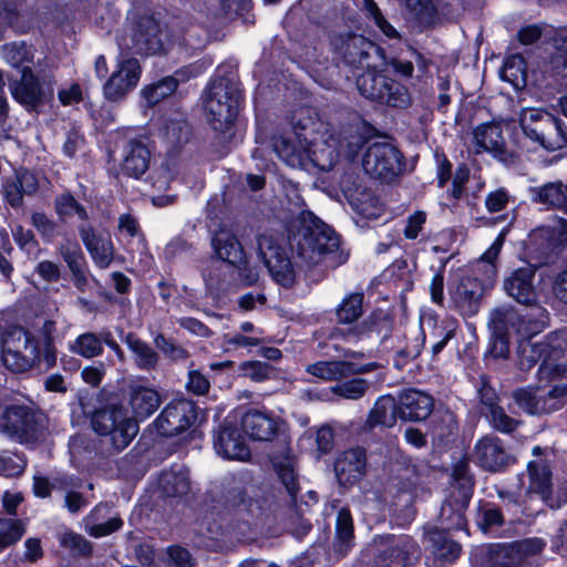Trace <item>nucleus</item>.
<instances>
[{"instance_id": "obj_1", "label": "nucleus", "mask_w": 567, "mask_h": 567, "mask_svg": "<svg viewBox=\"0 0 567 567\" xmlns=\"http://www.w3.org/2000/svg\"><path fill=\"white\" fill-rule=\"evenodd\" d=\"M315 125L316 127H309L299 123L291 135L276 142L275 151L288 166L306 171H330L341 155L348 161L357 156L361 146L360 136H352L344 147L340 137L330 132L326 124Z\"/></svg>"}, {"instance_id": "obj_2", "label": "nucleus", "mask_w": 567, "mask_h": 567, "mask_svg": "<svg viewBox=\"0 0 567 567\" xmlns=\"http://www.w3.org/2000/svg\"><path fill=\"white\" fill-rule=\"evenodd\" d=\"M128 405L133 417H128L122 408L109 406L96 411L92 417L94 431L110 439L115 451L124 450L136 436L138 426L135 420H144L152 415L161 405V396L156 390L144 385L130 388Z\"/></svg>"}, {"instance_id": "obj_3", "label": "nucleus", "mask_w": 567, "mask_h": 567, "mask_svg": "<svg viewBox=\"0 0 567 567\" xmlns=\"http://www.w3.org/2000/svg\"><path fill=\"white\" fill-rule=\"evenodd\" d=\"M507 233L508 227H504L492 245L473 264L471 274L463 277L451 290L453 302L464 315H475L483 293L494 286L497 277V259Z\"/></svg>"}, {"instance_id": "obj_4", "label": "nucleus", "mask_w": 567, "mask_h": 567, "mask_svg": "<svg viewBox=\"0 0 567 567\" xmlns=\"http://www.w3.org/2000/svg\"><path fill=\"white\" fill-rule=\"evenodd\" d=\"M240 101L238 84L229 78L214 80L203 94L207 120L215 131H227L235 121Z\"/></svg>"}, {"instance_id": "obj_5", "label": "nucleus", "mask_w": 567, "mask_h": 567, "mask_svg": "<svg viewBox=\"0 0 567 567\" xmlns=\"http://www.w3.org/2000/svg\"><path fill=\"white\" fill-rule=\"evenodd\" d=\"M519 125L526 137L547 151H557L567 146L566 124L542 109L522 110Z\"/></svg>"}, {"instance_id": "obj_6", "label": "nucleus", "mask_w": 567, "mask_h": 567, "mask_svg": "<svg viewBox=\"0 0 567 567\" xmlns=\"http://www.w3.org/2000/svg\"><path fill=\"white\" fill-rule=\"evenodd\" d=\"M212 245L219 260L212 261L205 270L206 286L212 290L221 289L227 282V276L245 261V252L237 237L226 229H220L212 239Z\"/></svg>"}, {"instance_id": "obj_7", "label": "nucleus", "mask_w": 567, "mask_h": 567, "mask_svg": "<svg viewBox=\"0 0 567 567\" xmlns=\"http://www.w3.org/2000/svg\"><path fill=\"white\" fill-rule=\"evenodd\" d=\"M339 244L338 235L328 225L312 219L293 235L291 246L299 257L311 265L319 262L323 255L336 251Z\"/></svg>"}, {"instance_id": "obj_8", "label": "nucleus", "mask_w": 567, "mask_h": 567, "mask_svg": "<svg viewBox=\"0 0 567 567\" xmlns=\"http://www.w3.org/2000/svg\"><path fill=\"white\" fill-rule=\"evenodd\" d=\"M2 362L12 372L30 369L39 358V348L31 336L21 327L6 330L0 338Z\"/></svg>"}, {"instance_id": "obj_9", "label": "nucleus", "mask_w": 567, "mask_h": 567, "mask_svg": "<svg viewBox=\"0 0 567 567\" xmlns=\"http://www.w3.org/2000/svg\"><path fill=\"white\" fill-rule=\"evenodd\" d=\"M360 93L367 99L393 107H405L410 103L408 90L399 82L375 70H367L358 80Z\"/></svg>"}, {"instance_id": "obj_10", "label": "nucleus", "mask_w": 567, "mask_h": 567, "mask_svg": "<svg viewBox=\"0 0 567 567\" xmlns=\"http://www.w3.org/2000/svg\"><path fill=\"white\" fill-rule=\"evenodd\" d=\"M132 42L133 48L140 53L166 54L175 48L182 50L186 39L163 31L154 18L144 17L133 30Z\"/></svg>"}, {"instance_id": "obj_11", "label": "nucleus", "mask_w": 567, "mask_h": 567, "mask_svg": "<svg viewBox=\"0 0 567 567\" xmlns=\"http://www.w3.org/2000/svg\"><path fill=\"white\" fill-rule=\"evenodd\" d=\"M537 316L540 318L535 323H526L525 320L511 307L495 309L491 312L489 328L493 334L498 339L501 353L504 352L507 344V337L511 333H518L522 337H530L538 333L546 326V310L537 309Z\"/></svg>"}, {"instance_id": "obj_12", "label": "nucleus", "mask_w": 567, "mask_h": 567, "mask_svg": "<svg viewBox=\"0 0 567 567\" xmlns=\"http://www.w3.org/2000/svg\"><path fill=\"white\" fill-rule=\"evenodd\" d=\"M258 255L272 279L282 287H290L295 281V270L278 237L264 233L257 239Z\"/></svg>"}, {"instance_id": "obj_13", "label": "nucleus", "mask_w": 567, "mask_h": 567, "mask_svg": "<svg viewBox=\"0 0 567 567\" xmlns=\"http://www.w3.org/2000/svg\"><path fill=\"white\" fill-rule=\"evenodd\" d=\"M544 547L542 538L494 545L488 550L486 567H520L528 558L542 553Z\"/></svg>"}, {"instance_id": "obj_14", "label": "nucleus", "mask_w": 567, "mask_h": 567, "mask_svg": "<svg viewBox=\"0 0 567 567\" xmlns=\"http://www.w3.org/2000/svg\"><path fill=\"white\" fill-rule=\"evenodd\" d=\"M363 353L350 351L344 360L318 361L307 367V372L324 381H334L362 374L375 370L379 365L375 362L360 363L359 359Z\"/></svg>"}, {"instance_id": "obj_15", "label": "nucleus", "mask_w": 567, "mask_h": 567, "mask_svg": "<svg viewBox=\"0 0 567 567\" xmlns=\"http://www.w3.org/2000/svg\"><path fill=\"white\" fill-rule=\"evenodd\" d=\"M362 167L370 176L391 177L401 172L402 156L398 148L389 143H374L367 148Z\"/></svg>"}, {"instance_id": "obj_16", "label": "nucleus", "mask_w": 567, "mask_h": 567, "mask_svg": "<svg viewBox=\"0 0 567 567\" xmlns=\"http://www.w3.org/2000/svg\"><path fill=\"white\" fill-rule=\"evenodd\" d=\"M141 73L142 70L137 59L120 60L116 69L103 85L104 97L111 102L124 100L136 87Z\"/></svg>"}, {"instance_id": "obj_17", "label": "nucleus", "mask_w": 567, "mask_h": 567, "mask_svg": "<svg viewBox=\"0 0 567 567\" xmlns=\"http://www.w3.org/2000/svg\"><path fill=\"white\" fill-rule=\"evenodd\" d=\"M196 420V410L192 401L177 400L167 404L154 421L156 431L163 436L177 435Z\"/></svg>"}, {"instance_id": "obj_18", "label": "nucleus", "mask_w": 567, "mask_h": 567, "mask_svg": "<svg viewBox=\"0 0 567 567\" xmlns=\"http://www.w3.org/2000/svg\"><path fill=\"white\" fill-rule=\"evenodd\" d=\"M374 544L381 547L375 567H405L409 557L417 550L415 543L406 536H380L374 538Z\"/></svg>"}, {"instance_id": "obj_19", "label": "nucleus", "mask_w": 567, "mask_h": 567, "mask_svg": "<svg viewBox=\"0 0 567 567\" xmlns=\"http://www.w3.org/2000/svg\"><path fill=\"white\" fill-rule=\"evenodd\" d=\"M285 426V422L270 412L249 410L241 417V429L254 441H271Z\"/></svg>"}, {"instance_id": "obj_20", "label": "nucleus", "mask_w": 567, "mask_h": 567, "mask_svg": "<svg viewBox=\"0 0 567 567\" xmlns=\"http://www.w3.org/2000/svg\"><path fill=\"white\" fill-rule=\"evenodd\" d=\"M0 430L23 442L32 440L38 432L34 415L22 406L2 409L0 404Z\"/></svg>"}, {"instance_id": "obj_21", "label": "nucleus", "mask_w": 567, "mask_h": 567, "mask_svg": "<svg viewBox=\"0 0 567 567\" xmlns=\"http://www.w3.org/2000/svg\"><path fill=\"white\" fill-rule=\"evenodd\" d=\"M214 449L218 455L228 460L246 461L250 451L238 430L224 423L214 439Z\"/></svg>"}, {"instance_id": "obj_22", "label": "nucleus", "mask_w": 567, "mask_h": 567, "mask_svg": "<svg viewBox=\"0 0 567 567\" xmlns=\"http://www.w3.org/2000/svg\"><path fill=\"white\" fill-rule=\"evenodd\" d=\"M433 398L422 391L408 390L399 400V417L404 421L419 422L427 419L433 411Z\"/></svg>"}, {"instance_id": "obj_23", "label": "nucleus", "mask_w": 567, "mask_h": 567, "mask_svg": "<svg viewBox=\"0 0 567 567\" xmlns=\"http://www.w3.org/2000/svg\"><path fill=\"white\" fill-rule=\"evenodd\" d=\"M341 189L354 212L367 219H375L382 213V206L378 198L361 186H350L349 181L341 182Z\"/></svg>"}, {"instance_id": "obj_24", "label": "nucleus", "mask_w": 567, "mask_h": 567, "mask_svg": "<svg viewBox=\"0 0 567 567\" xmlns=\"http://www.w3.org/2000/svg\"><path fill=\"white\" fill-rule=\"evenodd\" d=\"M365 465V454L360 447L341 453L334 462V472L343 486L352 485L361 478Z\"/></svg>"}, {"instance_id": "obj_25", "label": "nucleus", "mask_w": 567, "mask_h": 567, "mask_svg": "<svg viewBox=\"0 0 567 567\" xmlns=\"http://www.w3.org/2000/svg\"><path fill=\"white\" fill-rule=\"evenodd\" d=\"M535 271L525 267L515 270L504 281L506 293L517 302L524 305H534L537 301V291L533 284Z\"/></svg>"}, {"instance_id": "obj_26", "label": "nucleus", "mask_w": 567, "mask_h": 567, "mask_svg": "<svg viewBox=\"0 0 567 567\" xmlns=\"http://www.w3.org/2000/svg\"><path fill=\"white\" fill-rule=\"evenodd\" d=\"M151 150L142 140H131L123 150L122 172L131 177H141L148 168Z\"/></svg>"}, {"instance_id": "obj_27", "label": "nucleus", "mask_w": 567, "mask_h": 567, "mask_svg": "<svg viewBox=\"0 0 567 567\" xmlns=\"http://www.w3.org/2000/svg\"><path fill=\"white\" fill-rule=\"evenodd\" d=\"M80 234L94 262L101 268H106L114 256L110 234L106 231L96 233L90 227H81Z\"/></svg>"}, {"instance_id": "obj_28", "label": "nucleus", "mask_w": 567, "mask_h": 567, "mask_svg": "<svg viewBox=\"0 0 567 567\" xmlns=\"http://www.w3.org/2000/svg\"><path fill=\"white\" fill-rule=\"evenodd\" d=\"M475 461L488 471H497L508 463L509 456L496 436L480 440L474 450Z\"/></svg>"}, {"instance_id": "obj_29", "label": "nucleus", "mask_w": 567, "mask_h": 567, "mask_svg": "<svg viewBox=\"0 0 567 567\" xmlns=\"http://www.w3.org/2000/svg\"><path fill=\"white\" fill-rule=\"evenodd\" d=\"M453 477L462 488L463 503L456 511H452L451 505L449 503H444L441 511V517L445 520V516H447V522L444 525L445 528L460 529L464 526L463 507L471 497L472 480L467 474V466L465 464H461L455 467Z\"/></svg>"}, {"instance_id": "obj_30", "label": "nucleus", "mask_w": 567, "mask_h": 567, "mask_svg": "<svg viewBox=\"0 0 567 567\" xmlns=\"http://www.w3.org/2000/svg\"><path fill=\"white\" fill-rule=\"evenodd\" d=\"M529 486L528 494L538 495L550 507H559L560 503L551 502V473L544 460L530 461L528 463Z\"/></svg>"}, {"instance_id": "obj_31", "label": "nucleus", "mask_w": 567, "mask_h": 567, "mask_svg": "<svg viewBox=\"0 0 567 567\" xmlns=\"http://www.w3.org/2000/svg\"><path fill=\"white\" fill-rule=\"evenodd\" d=\"M473 145L476 153H491L495 157L504 154L505 140L497 124H482L473 132Z\"/></svg>"}, {"instance_id": "obj_32", "label": "nucleus", "mask_w": 567, "mask_h": 567, "mask_svg": "<svg viewBox=\"0 0 567 567\" xmlns=\"http://www.w3.org/2000/svg\"><path fill=\"white\" fill-rule=\"evenodd\" d=\"M13 99L28 109H34L42 100V91L29 68H23L20 82L10 85Z\"/></svg>"}, {"instance_id": "obj_33", "label": "nucleus", "mask_w": 567, "mask_h": 567, "mask_svg": "<svg viewBox=\"0 0 567 567\" xmlns=\"http://www.w3.org/2000/svg\"><path fill=\"white\" fill-rule=\"evenodd\" d=\"M513 398L517 405L529 414L548 413L558 409L555 399H547L538 393V389L526 388L516 390Z\"/></svg>"}, {"instance_id": "obj_34", "label": "nucleus", "mask_w": 567, "mask_h": 567, "mask_svg": "<svg viewBox=\"0 0 567 567\" xmlns=\"http://www.w3.org/2000/svg\"><path fill=\"white\" fill-rule=\"evenodd\" d=\"M421 328L424 331L426 328L431 329V337L435 339L432 344V352L434 355L439 354L446 343L454 337L456 323L452 320L442 321L437 324L435 316L429 313L421 318Z\"/></svg>"}, {"instance_id": "obj_35", "label": "nucleus", "mask_w": 567, "mask_h": 567, "mask_svg": "<svg viewBox=\"0 0 567 567\" xmlns=\"http://www.w3.org/2000/svg\"><path fill=\"white\" fill-rule=\"evenodd\" d=\"M159 488L167 496H182L190 489V480L188 470L184 466H177L171 471H165L158 480Z\"/></svg>"}, {"instance_id": "obj_36", "label": "nucleus", "mask_w": 567, "mask_h": 567, "mask_svg": "<svg viewBox=\"0 0 567 567\" xmlns=\"http://www.w3.org/2000/svg\"><path fill=\"white\" fill-rule=\"evenodd\" d=\"M399 416V403L391 395H384L377 400L371 410L368 424L370 426L384 425L393 426Z\"/></svg>"}, {"instance_id": "obj_37", "label": "nucleus", "mask_w": 567, "mask_h": 567, "mask_svg": "<svg viewBox=\"0 0 567 567\" xmlns=\"http://www.w3.org/2000/svg\"><path fill=\"white\" fill-rule=\"evenodd\" d=\"M501 79L508 82L514 89H523L527 83L526 63L522 55L508 56L501 69Z\"/></svg>"}, {"instance_id": "obj_38", "label": "nucleus", "mask_w": 567, "mask_h": 567, "mask_svg": "<svg viewBox=\"0 0 567 567\" xmlns=\"http://www.w3.org/2000/svg\"><path fill=\"white\" fill-rule=\"evenodd\" d=\"M337 538L334 549L339 555H346L353 546V524L352 517L348 509H341L338 513L336 523Z\"/></svg>"}, {"instance_id": "obj_39", "label": "nucleus", "mask_w": 567, "mask_h": 567, "mask_svg": "<svg viewBox=\"0 0 567 567\" xmlns=\"http://www.w3.org/2000/svg\"><path fill=\"white\" fill-rule=\"evenodd\" d=\"M535 200L547 206L558 207L567 213V184L547 183L534 189Z\"/></svg>"}, {"instance_id": "obj_40", "label": "nucleus", "mask_w": 567, "mask_h": 567, "mask_svg": "<svg viewBox=\"0 0 567 567\" xmlns=\"http://www.w3.org/2000/svg\"><path fill=\"white\" fill-rule=\"evenodd\" d=\"M124 342L134 354V360L141 369H153L158 360L157 353L144 341L128 333Z\"/></svg>"}, {"instance_id": "obj_41", "label": "nucleus", "mask_w": 567, "mask_h": 567, "mask_svg": "<svg viewBox=\"0 0 567 567\" xmlns=\"http://www.w3.org/2000/svg\"><path fill=\"white\" fill-rule=\"evenodd\" d=\"M178 85V80L174 76H166L161 81L146 85L141 94L147 105L153 106L162 100L172 95Z\"/></svg>"}, {"instance_id": "obj_42", "label": "nucleus", "mask_w": 567, "mask_h": 567, "mask_svg": "<svg viewBox=\"0 0 567 567\" xmlns=\"http://www.w3.org/2000/svg\"><path fill=\"white\" fill-rule=\"evenodd\" d=\"M70 350L85 359L99 357L103 352L102 340L93 332L80 334L70 346Z\"/></svg>"}, {"instance_id": "obj_43", "label": "nucleus", "mask_w": 567, "mask_h": 567, "mask_svg": "<svg viewBox=\"0 0 567 567\" xmlns=\"http://www.w3.org/2000/svg\"><path fill=\"white\" fill-rule=\"evenodd\" d=\"M363 295L353 292L347 295L337 308V318L340 323H351L362 315Z\"/></svg>"}, {"instance_id": "obj_44", "label": "nucleus", "mask_w": 567, "mask_h": 567, "mask_svg": "<svg viewBox=\"0 0 567 567\" xmlns=\"http://www.w3.org/2000/svg\"><path fill=\"white\" fill-rule=\"evenodd\" d=\"M519 364L522 369L532 368L538 360L548 355V344L524 340L518 347Z\"/></svg>"}, {"instance_id": "obj_45", "label": "nucleus", "mask_w": 567, "mask_h": 567, "mask_svg": "<svg viewBox=\"0 0 567 567\" xmlns=\"http://www.w3.org/2000/svg\"><path fill=\"white\" fill-rule=\"evenodd\" d=\"M55 212L62 220L72 217H78L83 220L87 217L85 208L70 194H62L56 197Z\"/></svg>"}, {"instance_id": "obj_46", "label": "nucleus", "mask_w": 567, "mask_h": 567, "mask_svg": "<svg viewBox=\"0 0 567 567\" xmlns=\"http://www.w3.org/2000/svg\"><path fill=\"white\" fill-rule=\"evenodd\" d=\"M102 511V507H96L87 517H86V532L93 537H103L112 534L122 526V519L118 517H112L105 523H95L96 515Z\"/></svg>"}, {"instance_id": "obj_47", "label": "nucleus", "mask_w": 567, "mask_h": 567, "mask_svg": "<svg viewBox=\"0 0 567 567\" xmlns=\"http://www.w3.org/2000/svg\"><path fill=\"white\" fill-rule=\"evenodd\" d=\"M187 133V124L181 115L176 118L166 121L159 130L162 137L172 145L186 140Z\"/></svg>"}, {"instance_id": "obj_48", "label": "nucleus", "mask_w": 567, "mask_h": 567, "mask_svg": "<svg viewBox=\"0 0 567 567\" xmlns=\"http://www.w3.org/2000/svg\"><path fill=\"white\" fill-rule=\"evenodd\" d=\"M330 390L331 393L340 398L347 400H358L365 394L368 390V383L363 379H353L350 381L338 383L331 386Z\"/></svg>"}, {"instance_id": "obj_49", "label": "nucleus", "mask_w": 567, "mask_h": 567, "mask_svg": "<svg viewBox=\"0 0 567 567\" xmlns=\"http://www.w3.org/2000/svg\"><path fill=\"white\" fill-rule=\"evenodd\" d=\"M355 4L358 7H362L373 19L375 25L382 31V33L390 38L394 39L399 37L398 31L394 27H392L381 14L379 8L373 2V0H355Z\"/></svg>"}, {"instance_id": "obj_50", "label": "nucleus", "mask_w": 567, "mask_h": 567, "mask_svg": "<svg viewBox=\"0 0 567 567\" xmlns=\"http://www.w3.org/2000/svg\"><path fill=\"white\" fill-rule=\"evenodd\" d=\"M24 533L23 525L16 519H0V550L19 540Z\"/></svg>"}, {"instance_id": "obj_51", "label": "nucleus", "mask_w": 567, "mask_h": 567, "mask_svg": "<svg viewBox=\"0 0 567 567\" xmlns=\"http://www.w3.org/2000/svg\"><path fill=\"white\" fill-rule=\"evenodd\" d=\"M261 342L260 336H247L241 332L227 333L223 338V347L226 351L236 349H250L259 346Z\"/></svg>"}, {"instance_id": "obj_52", "label": "nucleus", "mask_w": 567, "mask_h": 567, "mask_svg": "<svg viewBox=\"0 0 567 567\" xmlns=\"http://www.w3.org/2000/svg\"><path fill=\"white\" fill-rule=\"evenodd\" d=\"M2 55L12 66H20L31 59V52L23 42H14L3 45Z\"/></svg>"}, {"instance_id": "obj_53", "label": "nucleus", "mask_w": 567, "mask_h": 567, "mask_svg": "<svg viewBox=\"0 0 567 567\" xmlns=\"http://www.w3.org/2000/svg\"><path fill=\"white\" fill-rule=\"evenodd\" d=\"M59 252L70 270L84 266V256L76 241L66 240L59 247Z\"/></svg>"}, {"instance_id": "obj_54", "label": "nucleus", "mask_w": 567, "mask_h": 567, "mask_svg": "<svg viewBox=\"0 0 567 567\" xmlns=\"http://www.w3.org/2000/svg\"><path fill=\"white\" fill-rule=\"evenodd\" d=\"M243 374L255 382H262L270 378L272 367L260 361H247L241 363Z\"/></svg>"}, {"instance_id": "obj_55", "label": "nucleus", "mask_w": 567, "mask_h": 567, "mask_svg": "<svg viewBox=\"0 0 567 567\" xmlns=\"http://www.w3.org/2000/svg\"><path fill=\"white\" fill-rule=\"evenodd\" d=\"M551 40L556 50L553 63L567 70V28L555 30Z\"/></svg>"}, {"instance_id": "obj_56", "label": "nucleus", "mask_w": 567, "mask_h": 567, "mask_svg": "<svg viewBox=\"0 0 567 567\" xmlns=\"http://www.w3.org/2000/svg\"><path fill=\"white\" fill-rule=\"evenodd\" d=\"M488 419L493 427L504 433L512 432L517 425V422L497 405L489 406Z\"/></svg>"}, {"instance_id": "obj_57", "label": "nucleus", "mask_w": 567, "mask_h": 567, "mask_svg": "<svg viewBox=\"0 0 567 567\" xmlns=\"http://www.w3.org/2000/svg\"><path fill=\"white\" fill-rule=\"evenodd\" d=\"M274 465L288 493L295 496L298 491V484L291 460H287L284 463H274Z\"/></svg>"}, {"instance_id": "obj_58", "label": "nucleus", "mask_w": 567, "mask_h": 567, "mask_svg": "<svg viewBox=\"0 0 567 567\" xmlns=\"http://www.w3.org/2000/svg\"><path fill=\"white\" fill-rule=\"evenodd\" d=\"M537 233L548 237L550 245H560L567 241V221L560 219L556 225L539 228Z\"/></svg>"}, {"instance_id": "obj_59", "label": "nucleus", "mask_w": 567, "mask_h": 567, "mask_svg": "<svg viewBox=\"0 0 567 567\" xmlns=\"http://www.w3.org/2000/svg\"><path fill=\"white\" fill-rule=\"evenodd\" d=\"M32 225L42 235L45 241H51L56 234V225L42 213H34L31 216Z\"/></svg>"}, {"instance_id": "obj_60", "label": "nucleus", "mask_w": 567, "mask_h": 567, "mask_svg": "<svg viewBox=\"0 0 567 567\" xmlns=\"http://www.w3.org/2000/svg\"><path fill=\"white\" fill-rule=\"evenodd\" d=\"M238 514L243 519L249 522L250 519L259 518L264 512V503L258 499L244 498L238 504Z\"/></svg>"}, {"instance_id": "obj_61", "label": "nucleus", "mask_w": 567, "mask_h": 567, "mask_svg": "<svg viewBox=\"0 0 567 567\" xmlns=\"http://www.w3.org/2000/svg\"><path fill=\"white\" fill-rule=\"evenodd\" d=\"M62 544L78 555H89L92 549L90 543L75 533H65L62 537Z\"/></svg>"}, {"instance_id": "obj_62", "label": "nucleus", "mask_w": 567, "mask_h": 567, "mask_svg": "<svg viewBox=\"0 0 567 567\" xmlns=\"http://www.w3.org/2000/svg\"><path fill=\"white\" fill-rule=\"evenodd\" d=\"M540 380L554 381L567 379V364H554L545 361L538 369Z\"/></svg>"}, {"instance_id": "obj_63", "label": "nucleus", "mask_w": 567, "mask_h": 567, "mask_svg": "<svg viewBox=\"0 0 567 567\" xmlns=\"http://www.w3.org/2000/svg\"><path fill=\"white\" fill-rule=\"evenodd\" d=\"M167 561L175 567H192L190 554L179 546L167 548Z\"/></svg>"}, {"instance_id": "obj_64", "label": "nucleus", "mask_w": 567, "mask_h": 567, "mask_svg": "<svg viewBox=\"0 0 567 567\" xmlns=\"http://www.w3.org/2000/svg\"><path fill=\"white\" fill-rule=\"evenodd\" d=\"M551 291L557 299L567 303V268L553 277Z\"/></svg>"}]
</instances>
